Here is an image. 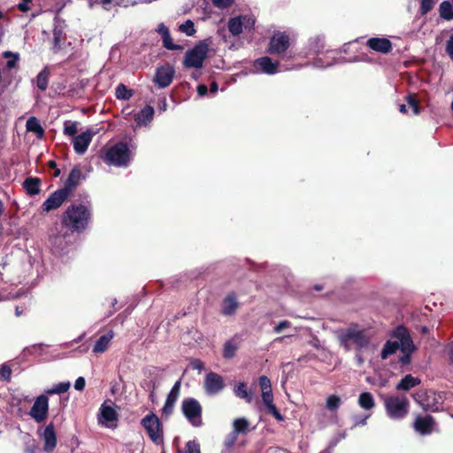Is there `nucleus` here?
<instances>
[{
    "label": "nucleus",
    "mask_w": 453,
    "mask_h": 453,
    "mask_svg": "<svg viewBox=\"0 0 453 453\" xmlns=\"http://www.w3.org/2000/svg\"><path fill=\"white\" fill-rule=\"evenodd\" d=\"M224 387L225 383L222 376L212 372L206 374L204 379V389L207 395H217Z\"/></svg>",
    "instance_id": "obj_14"
},
{
    "label": "nucleus",
    "mask_w": 453,
    "mask_h": 453,
    "mask_svg": "<svg viewBox=\"0 0 453 453\" xmlns=\"http://www.w3.org/2000/svg\"><path fill=\"white\" fill-rule=\"evenodd\" d=\"M49 411V398L45 395L36 397L29 411V415L36 423L43 422Z\"/></svg>",
    "instance_id": "obj_11"
},
{
    "label": "nucleus",
    "mask_w": 453,
    "mask_h": 453,
    "mask_svg": "<svg viewBox=\"0 0 453 453\" xmlns=\"http://www.w3.org/2000/svg\"><path fill=\"white\" fill-rule=\"evenodd\" d=\"M164 47L167 50H179L180 49V46L176 45L173 42L170 34L162 37Z\"/></svg>",
    "instance_id": "obj_51"
},
{
    "label": "nucleus",
    "mask_w": 453,
    "mask_h": 453,
    "mask_svg": "<svg viewBox=\"0 0 453 453\" xmlns=\"http://www.w3.org/2000/svg\"><path fill=\"white\" fill-rule=\"evenodd\" d=\"M290 46V37L287 32H275L270 39L268 52L270 54H282Z\"/></svg>",
    "instance_id": "obj_10"
},
{
    "label": "nucleus",
    "mask_w": 453,
    "mask_h": 453,
    "mask_svg": "<svg viewBox=\"0 0 453 453\" xmlns=\"http://www.w3.org/2000/svg\"><path fill=\"white\" fill-rule=\"evenodd\" d=\"M261 396H262V401L265 404V406H268L270 404H273V392H263V394H261Z\"/></svg>",
    "instance_id": "obj_57"
},
{
    "label": "nucleus",
    "mask_w": 453,
    "mask_h": 453,
    "mask_svg": "<svg viewBox=\"0 0 453 453\" xmlns=\"http://www.w3.org/2000/svg\"><path fill=\"white\" fill-rule=\"evenodd\" d=\"M81 178V172L78 167H74L69 173L63 189H68V194L71 195L73 189L78 185Z\"/></svg>",
    "instance_id": "obj_27"
},
{
    "label": "nucleus",
    "mask_w": 453,
    "mask_h": 453,
    "mask_svg": "<svg viewBox=\"0 0 453 453\" xmlns=\"http://www.w3.org/2000/svg\"><path fill=\"white\" fill-rule=\"evenodd\" d=\"M234 394L242 399H245L248 403H251L252 401V395L250 392L248 391L247 386L243 382H240L235 388H234Z\"/></svg>",
    "instance_id": "obj_35"
},
{
    "label": "nucleus",
    "mask_w": 453,
    "mask_h": 453,
    "mask_svg": "<svg viewBox=\"0 0 453 453\" xmlns=\"http://www.w3.org/2000/svg\"><path fill=\"white\" fill-rule=\"evenodd\" d=\"M154 113L155 111L153 107L147 105L134 116V120L138 126H145L151 122Z\"/></svg>",
    "instance_id": "obj_25"
},
{
    "label": "nucleus",
    "mask_w": 453,
    "mask_h": 453,
    "mask_svg": "<svg viewBox=\"0 0 453 453\" xmlns=\"http://www.w3.org/2000/svg\"><path fill=\"white\" fill-rule=\"evenodd\" d=\"M265 408L267 410V412L269 414H271L272 416H273L277 420L282 421L284 419L283 416L280 413V411H278V409L276 408L274 403L270 404V405L266 406Z\"/></svg>",
    "instance_id": "obj_52"
},
{
    "label": "nucleus",
    "mask_w": 453,
    "mask_h": 453,
    "mask_svg": "<svg viewBox=\"0 0 453 453\" xmlns=\"http://www.w3.org/2000/svg\"><path fill=\"white\" fill-rule=\"evenodd\" d=\"M434 423V418L429 415L418 417L414 422V428L420 434H429L433 430Z\"/></svg>",
    "instance_id": "obj_22"
},
{
    "label": "nucleus",
    "mask_w": 453,
    "mask_h": 453,
    "mask_svg": "<svg viewBox=\"0 0 453 453\" xmlns=\"http://www.w3.org/2000/svg\"><path fill=\"white\" fill-rule=\"evenodd\" d=\"M70 386L71 384L69 381L60 382L54 385L51 388L47 389L46 393L49 395L62 394L66 392L70 388Z\"/></svg>",
    "instance_id": "obj_41"
},
{
    "label": "nucleus",
    "mask_w": 453,
    "mask_h": 453,
    "mask_svg": "<svg viewBox=\"0 0 453 453\" xmlns=\"http://www.w3.org/2000/svg\"><path fill=\"white\" fill-rule=\"evenodd\" d=\"M419 383L420 380L418 378L413 377L411 374H408L400 380L396 386V389L407 391Z\"/></svg>",
    "instance_id": "obj_30"
},
{
    "label": "nucleus",
    "mask_w": 453,
    "mask_h": 453,
    "mask_svg": "<svg viewBox=\"0 0 453 453\" xmlns=\"http://www.w3.org/2000/svg\"><path fill=\"white\" fill-rule=\"evenodd\" d=\"M27 132H32L36 134L38 138H42L44 134V129L35 117H30L26 123Z\"/></svg>",
    "instance_id": "obj_29"
},
{
    "label": "nucleus",
    "mask_w": 453,
    "mask_h": 453,
    "mask_svg": "<svg viewBox=\"0 0 453 453\" xmlns=\"http://www.w3.org/2000/svg\"><path fill=\"white\" fill-rule=\"evenodd\" d=\"M386 412L392 419H402L409 410V401L405 396L391 395L384 401Z\"/></svg>",
    "instance_id": "obj_3"
},
{
    "label": "nucleus",
    "mask_w": 453,
    "mask_h": 453,
    "mask_svg": "<svg viewBox=\"0 0 453 453\" xmlns=\"http://www.w3.org/2000/svg\"><path fill=\"white\" fill-rule=\"evenodd\" d=\"M445 353L447 354L449 363L453 365V342L445 347Z\"/></svg>",
    "instance_id": "obj_58"
},
{
    "label": "nucleus",
    "mask_w": 453,
    "mask_h": 453,
    "mask_svg": "<svg viewBox=\"0 0 453 453\" xmlns=\"http://www.w3.org/2000/svg\"><path fill=\"white\" fill-rule=\"evenodd\" d=\"M41 436L44 441V450L52 452L57 446V435L52 423L49 424L42 433Z\"/></svg>",
    "instance_id": "obj_20"
},
{
    "label": "nucleus",
    "mask_w": 453,
    "mask_h": 453,
    "mask_svg": "<svg viewBox=\"0 0 453 453\" xmlns=\"http://www.w3.org/2000/svg\"><path fill=\"white\" fill-rule=\"evenodd\" d=\"M249 422L244 418H239L234 419L233 423V431L237 435L239 434H245L248 431Z\"/></svg>",
    "instance_id": "obj_36"
},
{
    "label": "nucleus",
    "mask_w": 453,
    "mask_h": 453,
    "mask_svg": "<svg viewBox=\"0 0 453 453\" xmlns=\"http://www.w3.org/2000/svg\"><path fill=\"white\" fill-rule=\"evenodd\" d=\"M259 386L261 388V391L263 392H273L272 390V383L268 377L263 375L259 377L258 380Z\"/></svg>",
    "instance_id": "obj_46"
},
{
    "label": "nucleus",
    "mask_w": 453,
    "mask_h": 453,
    "mask_svg": "<svg viewBox=\"0 0 453 453\" xmlns=\"http://www.w3.org/2000/svg\"><path fill=\"white\" fill-rule=\"evenodd\" d=\"M68 189L59 188L53 192L42 203V210L46 212L59 208L69 197Z\"/></svg>",
    "instance_id": "obj_13"
},
{
    "label": "nucleus",
    "mask_w": 453,
    "mask_h": 453,
    "mask_svg": "<svg viewBox=\"0 0 453 453\" xmlns=\"http://www.w3.org/2000/svg\"><path fill=\"white\" fill-rule=\"evenodd\" d=\"M237 441V434L234 432H231L225 439L224 444L227 449L233 447Z\"/></svg>",
    "instance_id": "obj_55"
},
{
    "label": "nucleus",
    "mask_w": 453,
    "mask_h": 453,
    "mask_svg": "<svg viewBox=\"0 0 453 453\" xmlns=\"http://www.w3.org/2000/svg\"><path fill=\"white\" fill-rule=\"evenodd\" d=\"M179 29L181 33L186 34L188 36H192L196 33L194 22L190 19L180 25Z\"/></svg>",
    "instance_id": "obj_43"
},
{
    "label": "nucleus",
    "mask_w": 453,
    "mask_h": 453,
    "mask_svg": "<svg viewBox=\"0 0 453 453\" xmlns=\"http://www.w3.org/2000/svg\"><path fill=\"white\" fill-rule=\"evenodd\" d=\"M215 6L219 8H226L232 4L234 0H212Z\"/></svg>",
    "instance_id": "obj_59"
},
{
    "label": "nucleus",
    "mask_w": 453,
    "mask_h": 453,
    "mask_svg": "<svg viewBox=\"0 0 453 453\" xmlns=\"http://www.w3.org/2000/svg\"><path fill=\"white\" fill-rule=\"evenodd\" d=\"M237 349L238 344L234 340H229L224 344L223 357L227 359L232 358Z\"/></svg>",
    "instance_id": "obj_37"
},
{
    "label": "nucleus",
    "mask_w": 453,
    "mask_h": 453,
    "mask_svg": "<svg viewBox=\"0 0 453 453\" xmlns=\"http://www.w3.org/2000/svg\"><path fill=\"white\" fill-rule=\"evenodd\" d=\"M442 399L441 395L430 392L426 395V402L420 403V405L426 411H438L441 409Z\"/></svg>",
    "instance_id": "obj_21"
},
{
    "label": "nucleus",
    "mask_w": 453,
    "mask_h": 453,
    "mask_svg": "<svg viewBox=\"0 0 453 453\" xmlns=\"http://www.w3.org/2000/svg\"><path fill=\"white\" fill-rule=\"evenodd\" d=\"M337 63H341V61H337L334 56L333 57L327 56L326 60H325V61L322 58H317L314 61V66H316L318 68H325V67L332 66L333 65L337 64Z\"/></svg>",
    "instance_id": "obj_42"
},
{
    "label": "nucleus",
    "mask_w": 453,
    "mask_h": 453,
    "mask_svg": "<svg viewBox=\"0 0 453 453\" xmlns=\"http://www.w3.org/2000/svg\"><path fill=\"white\" fill-rule=\"evenodd\" d=\"M181 411L188 422L196 427L202 426V406L195 398H186L181 403Z\"/></svg>",
    "instance_id": "obj_5"
},
{
    "label": "nucleus",
    "mask_w": 453,
    "mask_h": 453,
    "mask_svg": "<svg viewBox=\"0 0 453 453\" xmlns=\"http://www.w3.org/2000/svg\"><path fill=\"white\" fill-rule=\"evenodd\" d=\"M86 381L83 377H79L74 382V388L78 391H82L85 388Z\"/></svg>",
    "instance_id": "obj_60"
},
{
    "label": "nucleus",
    "mask_w": 453,
    "mask_h": 453,
    "mask_svg": "<svg viewBox=\"0 0 453 453\" xmlns=\"http://www.w3.org/2000/svg\"><path fill=\"white\" fill-rule=\"evenodd\" d=\"M11 375H12L11 367L6 364L1 365H0V380H3V381L10 380Z\"/></svg>",
    "instance_id": "obj_48"
},
{
    "label": "nucleus",
    "mask_w": 453,
    "mask_h": 453,
    "mask_svg": "<svg viewBox=\"0 0 453 453\" xmlns=\"http://www.w3.org/2000/svg\"><path fill=\"white\" fill-rule=\"evenodd\" d=\"M291 326V323L288 320H282L279 322L273 328L274 333L280 334L283 330L289 328Z\"/></svg>",
    "instance_id": "obj_56"
},
{
    "label": "nucleus",
    "mask_w": 453,
    "mask_h": 453,
    "mask_svg": "<svg viewBox=\"0 0 453 453\" xmlns=\"http://www.w3.org/2000/svg\"><path fill=\"white\" fill-rule=\"evenodd\" d=\"M190 365L194 370L201 372L203 369V363L199 359H194L191 361Z\"/></svg>",
    "instance_id": "obj_62"
},
{
    "label": "nucleus",
    "mask_w": 453,
    "mask_h": 453,
    "mask_svg": "<svg viewBox=\"0 0 453 453\" xmlns=\"http://www.w3.org/2000/svg\"><path fill=\"white\" fill-rule=\"evenodd\" d=\"M308 49L313 53H319L324 48V39L320 35H315L309 39Z\"/></svg>",
    "instance_id": "obj_33"
},
{
    "label": "nucleus",
    "mask_w": 453,
    "mask_h": 453,
    "mask_svg": "<svg viewBox=\"0 0 453 453\" xmlns=\"http://www.w3.org/2000/svg\"><path fill=\"white\" fill-rule=\"evenodd\" d=\"M367 45L380 53H388L392 50L391 42L386 38H371L367 41Z\"/></svg>",
    "instance_id": "obj_23"
},
{
    "label": "nucleus",
    "mask_w": 453,
    "mask_h": 453,
    "mask_svg": "<svg viewBox=\"0 0 453 453\" xmlns=\"http://www.w3.org/2000/svg\"><path fill=\"white\" fill-rule=\"evenodd\" d=\"M130 150L124 142H119L109 148L105 154V161L108 165L118 167L127 166L130 161Z\"/></svg>",
    "instance_id": "obj_4"
},
{
    "label": "nucleus",
    "mask_w": 453,
    "mask_h": 453,
    "mask_svg": "<svg viewBox=\"0 0 453 453\" xmlns=\"http://www.w3.org/2000/svg\"><path fill=\"white\" fill-rule=\"evenodd\" d=\"M407 104L412 109L413 113L415 115H418L419 113V107L413 95H410L407 96Z\"/></svg>",
    "instance_id": "obj_54"
},
{
    "label": "nucleus",
    "mask_w": 453,
    "mask_h": 453,
    "mask_svg": "<svg viewBox=\"0 0 453 453\" xmlns=\"http://www.w3.org/2000/svg\"><path fill=\"white\" fill-rule=\"evenodd\" d=\"M265 408L267 410V412L269 414H271L272 416H273L277 420L282 421L284 419L283 416L280 413V411H278V409L276 408L274 403L270 404V405L266 406Z\"/></svg>",
    "instance_id": "obj_53"
},
{
    "label": "nucleus",
    "mask_w": 453,
    "mask_h": 453,
    "mask_svg": "<svg viewBox=\"0 0 453 453\" xmlns=\"http://www.w3.org/2000/svg\"><path fill=\"white\" fill-rule=\"evenodd\" d=\"M3 57L7 59L6 66L8 69L15 68L19 60V54L12 51H4Z\"/></svg>",
    "instance_id": "obj_38"
},
{
    "label": "nucleus",
    "mask_w": 453,
    "mask_h": 453,
    "mask_svg": "<svg viewBox=\"0 0 453 453\" xmlns=\"http://www.w3.org/2000/svg\"><path fill=\"white\" fill-rule=\"evenodd\" d=\"M397 342H387L381 350V358L386 359L389 355L394 354L398 349Z\"/></svg>",
    "instance_id": "obj_40"
},
{
    "label": "nucleus",
    "mask_w": 453,
    "mask_h": 453,
    "mask_svg": "<svg viewBox=\"0 0 453 453\" xmlns=\"http://www.w3.org/2000/svg\"><path fill=\"white\" fill-rule=\"evenodd\" d=\"M32 2V0H21V2L18 4V8L22 12H27L30 7L29 4Z\"/></svg>",
    "instance_id": "obj_61"
},
{
    "label": "nucleus",
    "mask_w": 453,
    "mask_h": 453,
    "mask_svg": "<svg viewBox=\"0 0 453 453\" xmlns=\"http://www.w3.org/2000/svg\"><path fill=\"white\" fill-rule=\"evenodd\" d=\"M239 303L234 294L226 296L221 304V312L225 316H231L235 313Z\"/></svg>",
    "instance_id": "obj_24"
},
{
    "label": "nucleus",
    "mask_w": 453,
    "mask_h": 453,
    "mask_svg": "<svg viewBox=\"0 0 453 453\" xmlns=\"http://www.w3.org/2000/svg\"><path fill=\"white\" fill-rule=\"evenodd\" d=\"M70 237L67 232L64 234L58 233L50 236V246L56 256L61 257L69 252L71 248Z\"/></svg>",
    "instance_id": "obj_9"
},
{
    "label": "nucleus",
    "mask_w": 453,
    "mask_h": 453,
    "mask_svg": "<svg viewBox=\"0 0 453 453\" xmlns=\"http://www.w3.org/2000/svg\"><path fill=\"white\" fill-rule=\"evenodd\" d=\"M49 71L47 68H44L43 70H42L37 77H36V86L37 88L42 90V91H44L47 89L48 88V84H49Z\"/></svg>",
    "instance_id": "obj_34"
},
{
    "label": "nucleus",
    "mask_w": 453,
    "mask_h": 453,
    "mask_svg": "<svg viewBox=\"0 0 453 453\" xmlns=\"http://www.w3.org/2000/svg\"><path fill=\"white\" fill-rule=\"evenodd\" d=\"M115 96L118 99L128 100L133 96V92L124 84H119L116 88Z\"/></svg>",
    "instance_id": "obj_39"
},
{
    "label": "nucleus",
    "mask_w": 453,
    "mask_h": 453,
    "mask_svg": "<svg viewBox=\"0 0 453 453\" xmlns=\"http://www.w3.org/2000/svg\"><path fill=\"white\" fill-rule=\"evenodd\" d=\"M358 405L365 410L371 411L375 406V402L372 395L369 392H363L358 397Z\"/></svg>",
    "instance_id": "obj_31"
},
{
    "label": "nucleus",
    "mask_w": 453,
    "mask_h": 453,
    "mask_svg": "<svg viewBox=\"0 0 453 453\" xmlns=\"http://www.w3.org/2000/svg\"><path fill=\"white\" fill-rule=\"evenodd\" d=\"M40 179L28 177L23 182V187L29 196H35L40 193Z\"/></svg>",
    "instance_id": "obj_28"
},
{
    "label": "nucleus",
    "mask_w": 453,
    "mask_h": 453,
    "mask_svg": "<svg viewBox=\"0 0 453 453\" xmlns=\"http://www.w3.org/2000/svg\"><path fill=\"white\" fill-rule=\"evenodd\" d=\"M173 76V67L171 65H163L157 69L153 81L159 88H164L172 83Z\"/></svg>",
    "instance_id": "obj_15"
},
{
    "label": "nucleus",
    "mask_w": 453,
    "mask_h": 453,
    "mask_svg": "<svg viewBox=\"0 0 453 453\" xmlns=\"http://www.w3.org/2000/svg\"><path fill=\"white\" fill-rule=\"evenodd\" d=\"M90 217V209L87 205L75 203L66 209L62 222L70 229L80 232L87 227Z\"/></svg>",
    "instance_id": "obj_2"
},
{
    "label": "nucleus",
    "mask_w": 453,
    "mask_h": 453,
    "mask_svg": "<svg viewBox=\"0 0 453 453\" xmlns=\"http://www.w3.org/2000/svg\"><path fill=\"white\" fill-rule=\"evenodd\" d=\"M180 393V380L174 383L172 389L167 395L165 403L162 408V414L169 416L173 413L175 403L177 402Z\"/></svg>",
    "instance_id": "obj_19"
},
{
    "label": "nucleus",
    "mask_w": 453,
    "mask_h": 453,
    "mask_svg": "<svg viewBox=\"0 0 453 453\" xmlns=\"http://www.w3.org/2000/svg\"><path fill=\"white\" fill-rule=\"evenodd\" d=\"M393 335L396 338L398 348L402 352H413L415 350L413 342L404 327H397Z\"/></svg>",
    "instance_id": "obj_17"
},
{
    "label": "nucleus",
    "mask_w": 453,
    "mask_h": 453,
    "mask_svg": "<svg viewBox=\"0 0 453 453\" xmlns=\"http://www.w3.org/2000/svg\"><path fill=\"white\" fill-rule=\"evenodd\" d=\"M114 337V333L110 330L107 334L102 335L95 343L93 347L94 353H104L107 350L111 340Z\"/></svg>",
    "instance_id": "obj_26"
},
{
    "label": "nucleus",
    "mask_w": 453,
    "mask_h": 453,
    "mask_svg": "<svg viewBox=\"0 0 453 453\" xmlns=\"http://www.w3.org/2000/svg\"><path fill=\"white\" fill-rule=\"evenodd\" d=\"M446 51L449 56L453 59V35L447 42Z\"/></svg>",
    "instance_id": "obj_63"
},
{
    "label": "nucleus",
    "mask_w": 453,
    "mask_h": 453,
    "mask_svg": "<svg viewBox=\"0 0 453 453\" xmlns=\"http://www.w3.org/2000/svg\"><path fill=\"white\" fill-rule=\"evenodd\" d=\"M254 24L255 20L251 16L242 15L228 20V30L232 35L237 36L242 34L243 28L250 29Z\"/></svg>",
    "instance_id": "obj_12"
},
{
    "label": "nucleus",
    "mask_w": 453,
    "mask_h": 453,
    "mask_svg": "<svg viewBox=\"0 0 453 453\" xmlns=\"http://www.w3.org/2000/svg\"><path fill=\"white\" fill-rule=\"evenodd\" d=\"M142 425L154 443L159 445L163 442L161 424L157 415L154 413L146 415L142 419Z\"/></svg>",
    "instance_id": "obj_8"
},
{
    "label": "nucleus",
    "mask_w": 453,
    "mask_h": 453,
    "mask_svg": "<svg viewBox=\"0 0 453 453\" xmlns=\"http://www.w3.org/2000/svg\"><path fill=\"white\" fill-rule=\"evenodd\" d=\"M95 134V132L88 129L79 135L73 136L72 142L74 151L79 155H83L87 151Z\"/></svg>",
    "instance_id": "obj_16"
},
{
    "label": "nucleus",
    "mask_w": 453,
    "mask_h": 453,
    "mask_svg": "<svg viewBox=\"0 0 453 453\" xmlns=\"http://www.w3.org/2000/svg\"><path fill=\"white\" fill-rule=\"evenodd\" d=\"M157 31L158 34L161 35L162 37H164V36H165V35L170 34L169 29L163 23L158 25Z\"/></svg>",
    "instance_id": "obj_64"
},
{
    "label": "nucleus",
    "mask_w": 453,
    "mask_h": 453,
    "mask_svg": "<svg viewBox=\"0 0 453 453\" xmlns=\"http://www.w3.org/2000/svg\"><path fill=\"white\" fill-rule=\"evenodd\" d=\"M440 17L446 20L453 19V3L443 1L439 5Z\"/></svg>",
    "instance_id": "obj_32"
},
{
    "label": "nucleus",
    "mask_w": 453,
    "mask_h": 453,
    "mask_svg": "<svg viewBox=\"0 0 453 453\" xmlns=\"http://www.w3.org/2000/svg\"><path fill=\"white\" fill-rule=\"evenodd\" d=\"M78 131V122L66 121L64 125V134L68 136H76Z\"/></svg>",
    "instance_id": "obj_44"
},
{
    "label": "nucleus",
    "mask_w": 453,
    "mask_h": 453,
    "mask_svg": "<svg viewBox=\"0 0 453 453\" xmlns=\"http://www.w3.org/2000/svg\"><path fill=\"white\" fill-rule=\"evenodd\" d=\"M335 335L340 346L345 351L365 349L369 347L372 339L369 332L356 323H352L345 328L337 329Z\"/></svg>",
    "instance_id": "obj_1"
},
{
    "label": "nucleus",
    "mask_w": 453,
    "mask_h": 453,
    "mask_svg": "<svg viewBox=\"0 0 453 453\" xmlns=\"http://www.w3.org/2000/svg\"><path fill=\"white\" fill-rule=\"evenodd\" d=\"M62 44V32L61 31H54V38H53V50L54 52H58L61 49Z\"/></svg>",
    "instance_id": "obj_50"
},
{
    "label": "nucleus",
    "mask_w": 453,
    "mask_h": 453,
    "mask_svg": "<svg viewBox=\"0 0 453 453\" xmlns=\"http://www.w3.org/2000/svg\"><path fill=\"white\" fill-rule=\"evenodd\" d=\"M434 4V0H420L419 12L422 15L426 14L432 10Z\"/></svg>",
    "instance_id": "obj_49"
},
{
    "label": "nucleus",
    "mask_w": 453,
    "mask_h": 453,
    "mask_svg": "<svg viewBox=\"0 0 453 453\" xmlns=\"http://www.w3.org/2000/svg\"><path fill=\"white\" fill-rule=\"evenodd\" d=\"M182 453H201L200 445L196 441H189L186 443Z\"/></svg>",
    "instance_id": "obj_47"
},
{
    "label": "nucleus",
    "mask_w": 453,
    "mask_h": 453,
    "mask_svg": "<svg viewBox=\"0 0 453 453\" xmlns=\"http://www.w3.org/2000/svg\"><path fill=\"white\" fill-rule=\"evenodd\" d=\"M208 45L201 42L186 53L184 65L188 68H201L208 54Z\"/></svg>",
    "instance_id": "obj_7"
},
{
    "label": "nucleus",
    "mask_w": 453,
    "mask_h": 453,
    "mask_svg": "<svg viewBox=\"0 0 453 453\" xmlns=\"http://www.w3.org/2000/svg\"><path fill=\"white\" fill-rule=\"evenodd\" d=\"M341 404V398L335 395H332L326 399V408L330 411H336Z\"/></svg>",
    "instance_id": "obj_45"
},
{
    "label": "nucleus",
    "mask_w": 453,
    "mask_h": 453,
    "mask_svg": "<svg viewBox=\"0 0 453 453\" xmlns=\"http://www.w3.org/2000/svg\"><path fill=\"white\" fill-rule=\"evenodd\" d=\"M119 419V414L116 410L114 403L109 402H104L100 408L99 412L97 414V423L98 425L114 429L117 427V422Z\"/></svg>",
    "instance_id": "obj_6"
},
{
    "label": "nucleus",
    "mask_w": 453,
    "mask_h": 453,
    "mask_svg": "<svg viewBox=\"0 0 453 453\" xmlns=\"http://www.w3.org/2000/svg\"><path fill=\"white\" fill-rule=\"evenodd\" d=\"M254 68L257 72H261L269 75L278 73L280 63L273 61L269 57H262L254 61Z\"/></svg>",
    "instance_id": "obj_18"
}]
</instances>
